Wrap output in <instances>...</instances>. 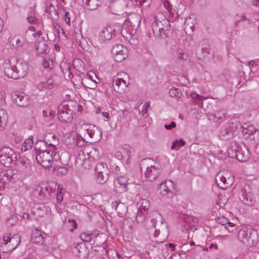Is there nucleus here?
I'll use <instances>...</instances> for the list:
<instances>
[{"label": "nucleus", "instance_id": "1", "mask_svg": "<svg viewBox=\"0 0 259 259\" xmlns=\"http://www.w3.org/2000/svg\"><path fill=\"white\" fill-rule=\"evenodd\" d=\"M3 67L6 75L14 79L24 77L28 71L26 62L17 61L14 58L6 60L3 63Z\"/></svg>", "mask_w": 259, "mask_h": 259}, {"label": "nucleus", "instance_id": "2", "mask_svg": "<svg viewBox=\"0 0 259 259\" xmlns=\"http://www.w3.org/2000/svg\"><path fill=\"white\" fill-rule=\"evenodd\" d=\"M46 148V145L43 141H37L34 146L37 162L42 167L49 168L52 165L53 160L59 159L60 155L58 152H54Z\"/></svg>", "mask_w": 259, "mask_h": 259}, {"label": "nucleus", "instance_id": "3", "mask_svg": "<svg viewBox=\"0 0 259 259\" xmlns=\"http://www.w3.org/2000/svg\"><path fill=\"white\" fill-rule=\"evenodd\" d=\"M75 128L80 137L81 136L85 137L88 136L94 142L99 141L102 138L101 130L95 126L85 123L81 120L78 121L75 124Z\"/></svg>", "mask_w": 259, "mask_h": 259}, {"label": "nucleus", "instance_id": "4", "mask_svg": "<svg viewBox=\"0 0 259 259\" xmlns=\"http://www.w3.org/2000/svg\"><path fill=\"white\" fill-rule=\"evenodd\" d=\"M156 162L151 159H146L141 161L140 169L142 177L148 181H152L158 176L159 171L155 164Z\"/></svg>", "mask_w": 259, "mask_h": 259}, {"label": "nucleus", "instance_id": "5", "mask_svg": "<svg viewBox=\"0 0 259 259\" xmlns=\"http://www.w3.org/2000/svg\"><path fill=\"white\" fill-rule=\"evenodd\" d=\"M170 27L169 22L165 15L161 13H159L154 16V22L152 24V29L153 34L155 36H161Z\"/></svg>", "mask_w": 259, "mask_h": 259}, {"label": "nucleus", "instance_id": "6", "mask_svg": "<svg viewBox=\"0 0 259 259\" xmlns=\"http://www.w3.org/2000/svg\"><path fill=\"white\" fill-rule=\"evenodd\" d=\"M11 235L7 233L4 235L3 242L0 245V250L4 252H7L15 249L20 242V237L18 234L10 236Z\"/></svg>", "mask_w": 259, "mask_h": 259}, {"label": "nucleus", "instance_id": "7", "mask_svg": "<svg viewBox=\"0 0 259 259\" xmlns=\"http://www.w3.org/2000/svg\"><path fill=\"white\" fill-rule=\"evenodd\" d=\"M130 84L128 75L122 72L114 77L113 80V87L115 92L124 93Z\"/></svg>", "mask_w": 259, "mask_h": 259}, {"label": "nucleus", "instance_id": "8", "mask_svg": "<svg viewBox=\"0 0 259 259\" xmlns=\"http://www.w3.org/2000/svg\"><path fill=\"white\" fill-rule=\"evenodd\" d=\"M159 195L164 198H171L175 193V184L171 181H166L157 186Z\"/></svg>", "mask_w": 259, "mask_h": 259}, {"label": "nucleus", "instance_id": "9", "mask_svg": "<svg viewBox=\"0 0 259 259\" xmlns=\"http://www.w3.org/2000/svg\"><path fill=\"white\" fill-rule=\"evenodd\" d=\"M95 170L96 180L99 183L104 184L108 180L109 170L106 163H97Z\"/></svg>", "mask_w": 259, "mask_h": 259}, {"label": "nucleus", "instance_id": "10", "mask_svg": "<svg viewBox=\"0 0 259 259\" xmlns=\"http://www.w3.org/2000/svg\"><path fill=\"white\" fill-rule=\"evenodd\" d=\"M111 54L115 61L120 62L127 57V50L123 45L117 44L112 47Z\"/></svg>", "mask_w": 259, "mask_h": 259}, {"label": "nucleus", "instance_id": "11", "mask_svg": "<svg viewBox=\"0 0 259 259\" xmlns=\"http://www.w3.org/2000/svg\"><path fill=\"white\" fill-rule=\"evenodd\" d=\"M15 158V152L11 148L3 147L0 150V162L4 165L10 166L12 159Z\"/></svg>", "mask_w": 259, "mask_h": 259}, {"label": "nucleus", "instance_id": "12", "mask_svg": "<svg viewBox=\"0 0 259 259\" xmlns=\"http://www.w3.org/2000/svg\"><path fill=\"white\" fill-rule=\"evenodd\" d=\"M117 27L114 24H108L103 27L99 33V39L101 41H104L109 40L112 38L116 31V27Z\"/></svg>", "mask_w": 259, "mask_h": 259}, {"label": "nucleus", "instance_id": "13", "mask_svg": "<svg viewBox=\"0 0 259 259\" xmlns=\"http://www.w3.org/2000/svg\"><path fill=\"white\" fill-rule=\"evenodd\" d=\"M9 42L15 48H22L26 51H28L30 49L25 35H15L10 38Z\"/></svg>", "mask_w": 259, "mask_h": 259}, {"label": "nucleus", "instance_id": "14", "mask_svg": "<svg viewBox=\"0 0 259 259\" xmlns=\"http://www.w3.org/2000/svg\"><path fill=\"white\" fill-rule=\"evenodd\" d=\"M42 35V32L41 30L36 31V29L33 26H30L28 27L25 33V36L29 46L30 48H31V45L35 40H38Z\"/></svg>", "mask_w": 259, "mask_h": 259}, {"label": "nucleus", "instance_id": "15", "mask_svg": "<svg viewBox=\"0 0 259 259\" xmlns=\"http://www.w3.org/2000/svg\"><path fill=\"white\" fill-rule=\"evenodd\" d=\"M44 142L46 145V149L54 152L58 150V147H57V146L58 145L59 141L55 135L48 134L45 136V141Z\"/></svg>", "mask_w": 259, "mask_h": 259}, {"label": "nucleus", "instance_id": "16", "mask_svg": "<svg viewBox=\"0 0 259 259\" xmlns=\"http://www.w3.org/2000/svg\"><path fill=\"white\" fill-rule=\"evenodd\" d=\"M66 143L70 148L81 147L83 143L81 137L75 133H71L66 139Z\"/></svg>", "mask_w": 259, "mask_h": 259}, {"label": "nucleus", "instance_id": "17", "mask_svg": "<svg viewBox=\"0 0 259 259\" xmlns=\"http://www.w3.org/2000/svg\"><path fill=\"white\" fill-rule=\"evenodd\" d=\"M133 153V149L129 145H124L115 152V157L119 160H121L124 157H127V162H128V160Z\"/></svg>", "mask_w": 259, "mask_h": 259}, {"label": "nucleus", "instance_id": "18", "mask_svg": "<svg viewBox=\"0 0 259 259\" xmlns=\"http://www.w3.org/2000/svg\"><path fill=\"white\" fill-rule=\"evenodd\" d=\"M13 98L15 103L20 107H25L30 103L28 96L24 93H15L13 95Z\"/></svg>", "mask_w": 259, "mask_h": 259}, {"label": "nucleus", "instance_id": "19", "mask_svg": "<svg viewBox=\"0 0 259 259\" xmlns=\"http://www.w3.org/2000/svg\"><path fill=\"white\" fill-rule=\"evenodd\" d=\"M72 251L73 254L80 258L85 257L88 254L87 248L84 243L74 244Z\"/></svg>", "mask_w": 259, "mask_h": 259}, {"label": "nucleus", "instance_id": "20", "mask_svg": "<svg viewBox=\"0 0 259 259\" xmlns=\"http://www.w3.org/2000/svg\"><path fill=\"white\" fill-rule=\"evenodd\" d=\"M114 14H119L123 10L124 3L121 0H110L108 5Z\"/></svg>", "mask_w": 259, "mask_h": 259}, {"label": "nucleus", "instance_id": "21", "mask_svg": "<svg viewBox=\"0 0 259 259\" xmlns=\"http://www.w3.org/2000/svg\"><path fill=\"white\" fill-rule=\"evenodd\" d=\"M76 106L78 107L77 103L73 101L65 100L62 102L58 108V111H62L64 112H68V110H71L73 113Z\"/></svg>", "mask_w": 259, "mask_h": 259}, {"label": "nucleus", "instance_id": "22", "mask_svg": "<svg viewBox=\"0 0 259 259\" xmlns=\"http://www.w3.org/2000/svg\"><path fill=\"white\" fill-rule=\"evenodd\" d=\"M238 238L240 242L246 246H251L254 245V240L248 235L245 230H241L238 231Z\"/></svg>", "mask_w": 259, "mask_h": 259}, {"label": "nucleus", "instance_id": "23", "mask_svg": "<svg viewBox=\"0 0 259 259\" xmlns=\"http://www.w3.org/2000/svg\"><path fill=\"white\" fill-rule=\"evenodd\" d=\"M111 206L116 210L117 215L119 217H124L126 215L127 207L125 204L115 201L111 203Z\"/></svg>", "mask_w": 259, "mask_h": 259}, {"label": "nucleus", "instance_id": "24", "mask_svg": "<svg viewBox=\"0 0 259 259\" xmlns=\"http://www.w3.org/2000/svg\"><path fill=\"white\" fill-rule=\"evenodd\" d=\"M35 49L38 54H44L46 53L48 45L47 41L43 38H40L35 44Z\"/></svg>", "mask_w": 259, "mask_h": 259}, {"label": "nucleus", "instance_id": "25", "mask_svg": "<svg viewBox=\"0 0 259 259\" xmlns=\"http://www.w3.org/2000/svg\"><path fill=\"white\" fill-rule=\"evenodd\" d=\"M68 112H64L62 111H58V117L63 123H70L73 119V113L71 110H68Z\"/></svg>", "mask_w": 259, "mask_h": 259}, {"label": "nucleus", "instance_id": "26", "mask_svg": "<svg viewBox=\"0 0 259 259\" xmlns=\"http://www.w3.org/2000/svg\"><path fill=\"white\" fill-rule=\"evenodd\" d=\"M215 181L218 185L222 189H224L232 184V181L227 182L226 178L221 172L217 175Z\"/></svg>", "mask_w": 259, "mask_h": 259}, {"label": "nucleus", "instance_id": "27", "mask_svg": "<svg viewBox=\"0 0 259 259\" xmlns=\"http://www.w3.org/2000/svg\"><path fill=\"white\" fill-rule=\"evenodd\" d=\"M31 241L33 243L41 244L44 242V237L41 232L37 229L32 232Z\"/></svg>", "mask_w": 259, "mask_h": 259}, {"label": "nucleus", "instance_id": "28", "mask_svg": "<svg viewBox=\"0 0 259 259\" xmlns=\"http://www.w3.org/2000/svg\"><path fill=\"white\" fill-rule=\"evenodd\" d=\"M60 83V78L57 75H53L45 83V87L48 89H52L55 86H58Z\"/></svg>", "mask_w": 259, "mask_h": 259}, {"label": "nucleus", "instance_id": "29", "mask_svg": "<svg viewBox=\"0 0 259 259\" xmlns=\"http://www.w3.org/2000/svg\"><path fill=\"white\" fill-rule=\"evenodd\" d=\"M128 179L125 175L120 176L117 179V183L116 184V187H118L121 189V191H125L126 188V185L127 184Z\"/></svg>", "mask_w": 259, "mask_h": 259}, {"label": "nucleus", "instance_id": "30", "mask_svg": "<svg viewBox=\"0 0 259 259\" xmlns=\"http://www.w3.org/2000/svg\"><path fill=\"white\" fill-rule=\"evenodd\" d=\"M242 132L244 134L248 135L249 136L254 135L259 136V131L252 125H248L247 124H244L242 126Z\"/></svg>", "mask_w": 259, "mask_h": 259}, {"label": "nucleus", "instance_id": "31", "mask_svg": "<svg viewBox=\"0 0 259 259\" xmlns=\"http://www.w3.org/2000/svg\"><path fill=\"white\" fill-rule=\"evenodd\" d=\"M163 6L167 10L169 13V15H171L175 18L178 17V15L177 13H175V11L172 8L171 5L169 2L168 0H161Z\"/></svg>", "mask_w": 259, "mask_h": 259}, {"label": "nucleus", "instance_id": "32", "mask_svg": "<svg viewBox=\"0 0 259 259\" xmlns=\"http://www.w3.org/2000/svg\"><path fill=\"white\" fill-rule=\"evenodd\" d=\"M33 145L32 138H29L26 139L22 144L21 150L26 151L32 148Z\"/></svg>", "mask_w": 259, "mask_h": 259}, {"label": "nucleus", "instance_id": "33", "mask_svg": "<svg viewBox=\"0 0 259 259\" xmlns=\"http://www.w3.org/2000/svg\"><path fill=\"white\" fill-rule=\"evenodd\" d=\"M8 115L4 109H0V127H3L8 121Z\"/></svg>", "mask_w": 259, "mask_h": 259}, {"label": "nucleus", "instance_id": "34", "mask_svg": "<svg viewBox=\"0 0 259 259\" xmlns=\"http://www.w3.org/2000/svg\"><path fill=\"white\" fill-rule=\"evenodd\" d=\"M85 3L88 4L89 8L92 10L96 9L99 6H100L102 0H85Z\"/></svg>", "mask_w": 259, "mask_h": 259}, {"label": "nucleus", "instance_id": "35", "mask_svg": "<svg viewBox=\"0 0 259 259\" xmlns=\"http://www.w3.org/2000/svg\"><path fill=\"white\" fill-rule=\"evenodd\" d=\"M127 24L124 23L123 24V28L121 30V33L123 37H125L126 39H128L132 34V30H131L130 29L126 28Z\"/></svg>", "mask_w": 259, "mask_h": 259}, {"label": "nucleus", "instance_id": "36", "mask_svg": "<svg viewBox=\"0 0 259 259\" xmlns=\"http://www.w3.org/2000/svg\"><path fill=\"white\" fill-rule=\"evenodd\" d=\"M191 17H189L186 18L184 23V29L186 30H191V31H193V28L194 27V24L191 22Z\"/></svg>", "mask_w": 259, "mask_h": 259}, {"label": "nucleus", "instance_id": "37", "mask_svg": "<svg viewBox=\"0 0 259 259\" xmlns=\"http://www.w3.org/2000/svg\"><path fill=\"white\" fill-rule=\"evenodd\" d=\"M185 144V142L183 139L177 140L173 142L171 146L172 150L177 149L181 147L184 146Z\"/></svg>", "mask_w": 259, "mask_h": 259}, {"label": "nucleus", "instance_id": "38", "mask_svg": "<svg viewBox=\"0 0 259 259\" xmlns=\"http://www.w3.org/2000/svg\"><path fill=\"white\" fill-rule=\"evenodd\" d=\"M64 193V189L62 186L59 185L58 186V191L57 193V200L58 202H61L63 200V196Z\"/></svg>", "mask_w": 259, "mask_h": 259}, {"label": "nucleus", "instance_id": "39", "mask_svg": "<svg viewBox=\"0 0 259 259\" xmlns=\"http://www.w3.org/2000/svg\"><path fill=\"white\" fill-rule=\"evenodd\" d=\"M175 57L178 60H185L187 59V55L182 50L178 49Z\"/></svg>", "mask_w": 259, "mask_h": 259}, {"label": "nucleus", "instance_id": "40", "mask_svg": "<svg viewBox=\"0 0 259 259\" xmlns=\"http://www.w3.org/2000/svg\"><path fill=\"white\" fill-rule=\"evenodd\" d=\"M150 104L148 102H146L143 106V108L141 111V115L145 118H147L148 116V114L147 113L148 109L149 107Z\"/></svg>", "mask_w": 259, "mask_h": 259}, {"label": "nucleus", "instance_id": "41", "mask_svg": "<svg viewBox=\"0 0 259 259\" xmlns=\"http://www.w3.org/2000/svg\"><path fill=\"white\" fill-rule=\"evenodd\" d=\"M169 95L172 97H176L178 98L181 95V93L179 89L175 88H172L169 90Z\"/></svg>", "mask_w": 259, "mask_h": 259}, {"label": "nucleus", "instance_id": "42", "mask_svg": "<svg viewBox=\"0 0 259 259\" xmlns=\"http://www.w3.org/2000/svg\"><path fill=\"white\" fill-rule=\"evenodd\" d=\"M80 238L84 242H89L92 240V235L89 233L83 232L80 235Z\"/></svg>", "mask_w": 259, "mask_h": 259}, {"label": "nucleus", "instance_id": "43", "mask_svg": "<svg viewBox=\"0 0 259 259\" xmlns=\"http://www.w3.org/2000/svg\"><path fill=\"white\" fill-rule=\"evenodd\" d=\"M217 222L218 223L221 224L222 225H225L226 224L229 223L228 219L224 216L218 217Z\"/></svg>", "mask_w": 259, "mask_h": 259}, {"label": "nucleus", "instance_id": "44", "mask_svg": "<svg viewBox=\"0 0 259 259\" xmlns=\"http://www.w3.org/2000/svg\"><path fill=\"white\" fill-rule=\"evenodd\" d=\"M128 114V111L127 109H123L120 110L118 111V116L119 118L123 119L125 118L127 114Z\"/></svg>", "mask_w": 259, "mask_h": 259}, {"label": "nucleus", "instance_id": "45", "mask_svg": "<svg viewBox=\"0 0 259 259\" xmlns=\"http://www.w3.org/2000/svg\"><path fill=\"white\" fill-rule=\"evenodd\" d=\"M34 195L37 194L39 197H42L44 196L42 189L39 186H37L34 192Z\"/></svg>", "mask_w": 259, "mask_h": 259}, {"label": "nucleus", "instance_id": "46", "mask_svg": "<svg viewBox=\"0 0 259 259\" xmlns=\"http://www.w3.org/2000/svg\"><path fill=\"white\" fill-rule=\"evenodd\" d=\"M149 206V202L146 199L142 200L141 207L145 210H147Z\"/></svg>", "mask_w": 259, "mask_h": 259}, {"label": "nucleus", "instance_id": "47", "mask_svg": "<svg viewBox=\"0 0 259 259\" xmlns=\"http://www.w3.org/2000/svg\"><path fill=\"white\" fill-rule=\"evenodd\" d=\"M87 75L91 80L94 82H96L95 79L97 78V76L94 72L92 71H90L88 72Z\"/></svg>", "mask_w": 259, "mask_h": 259}, {"label": "nucleus", "instance_id": "48", "mask_svg": "<svg viewBox=\"0 0 259 259\" xmlns=\"http://www.w3.org/2000/svg\"><path fill=\"white\" fill-rule=\"evenodd\" d=\"M27 20L28 22L30 24H36L38 22V20L33 16H28L27 17Z\"/></svg>", "mask_w": 259, "mask_h": 259}, {"label": "nucleus", "instance_id": "49", "mask_svg": "<svg viewBox=\"0 0 259 259\" xmlns=\"http://www.w3.org/2000/svg\"><path fill=\"white\" fill-rule=\"evenodd\" d=\"M15 223L16 220L14 219L13 217H11L6 221L7 226L9 227L13 226Z\"/></svg>", "mask_w": 259, "mask_h": 259}, {"label": "nucleus", "instance_id": "50", "mask_svg": "<svg viewBox=\"0 0 259 259\" xmlns=\"http://www.w3.org/2000/svg\"><path fill=\"white\" fill-rule=\"evenodd\" d=\"M164 127L166 130H171L176 127V123L174 121H171L170 124H165Z\"/></svg>", "mask_w": 259, "mask_h": 259}, {"label": "nucleus", "instance_id": "51", "mask_svg": "<svg viewBox=\"0 0 259 259\" xmlns=\"http://www.w3.org/2000/svg\"><path fill=\"white\" fill-rule=\"evenodd\" d=\"M65 21L66 24L68 25H70V16L69 12H67L65 14Z\"/></svg>", "mask_w": 259, "mask_h": 259}, {"label": "nucleus", "instance_id": "52", "mask_svg": "<svg viewBox=\"0 0 259 259\" xmlns=\"http://www.w3.org/2000/svg\"><path fill=\"white\" fill-rule=\"evenodd\" d=\"M145 0H134L132 3L137 6H142Z\"/></svg>", "mask_w": 259, "mask_h": 259}, {"label": "nucleus", "instance_id": "53", "mask_svg": "<svg viewBox=\"0 0 259 259\" xmlns=\"http://www.w3.org/2000/svg\"><path fill=\"white\" fill-rule=\"evenodd\" d=\"M86 42L84 39H82V40L80 41V46L83 49H85L87 48Z\"/></svg>", "mask_w": 259, "mask_h": 259}, {"label": "nucleus", "instance_id": "54", "mask_svg": "<svg viewBox=\"0 0 259 259\" xmlns=\"http://www.w3.org/2000/svg\"><path fill=\"white\" fill-rule=\"evenodd\" d=\"M59 171L63 174H66L67 172V169L64 167H61L58 168Z\"/></svg>", "mask_w": 259, "mask_h": 259}, {"label": "nucleus", "instance_id": "55", "mask_svg": "<svg viewBox=\"0 0 259 259\" xmlns=\"http://www.w3.org/2000/svg\"><path fill=\"white\" fill-rule=\"evenodd\" d=\"M49 64H50V62L46 60H43V62H42V65H43V66L44 67V68H48L49 67Z\"/></svg>", "mask_w": 259, "mask_h": 259}, {"label": "nucleus", "instance_id": "56", "mask_svg": "<svg viewBox=\"0 0 259 259\" xmlns=\"http://www.w3.org/2000/svg\"><path fill=\"white\" fill-rule=\"evenodd\" d=\"M242 201L246 205H250L252 204V200L250 199L249 200L247 198L246 200H242Z\"/></svg>", "mask_w": 259, "mask_h": 259}, {"label": "nucleus", "instance_id": "57", "mask_svg": "<svg viewBox=\"0 0 259 259\" xmlns=\"http://www.w3.org/2000/svg\"><path fill=\"white\" fill-rule=\"evenodd\" d=\"M86 89L85 88H83V89H82L81 91H80V95L81 96H82L83 98H84L85 99H87V96L85 95V92H86Z\"/></svg>", "mask_w": 259, "mask_h": 259}, {"label": "nucleus", "instance_id": "58", "mask_svg": "<svg viewBox=\"0 0 259 259\" xmlns=\"http://www.w3.org/2000/svg\"><path fill=\"white\" fill-rule=\"evenodd\" d=\"M199 95L195 93H192L191 94V97L192 98L194 99H198Z\"/></svg>", "mask_w": 259, "mask_h": 259}, {"label": "nucleus", "instance_id": "59", "mask_svg": "<svg viewBox=\"0 0 259 259\" xmlns=\"http://www.w3.org/2000/svg\"><path fill=\"white\" fill-rule=\"evenodd\" d=\"M69 222L71 224V226H72L73 227V229H76V223L75 221H73V220H69Z\"/></svg>", "mask_w": 259, "mask_h": 259}, {"label": "nucleus", "instance_id": "60", "mask_svg": "<svg viewBox=\"0 0 259 259\" xmlns=\"http://www.w3.org/2000/svg\"><path fill=\"white\" fill-rule=\"evenodd\" d=\"M102 115L103 117H105L107 119H109L110 118V114L108 112H103L102 113Z\"/></svg>", "mask_w": 259, "mask_h": 259}, {"label": "nucleus", "instance_id": "61", "mask_svg": "<svg viewBox=\"0 0 259 259\" xmlns=\"http://www.w3.org/2000/svg\"><path fill=\"white\" fill-rule=\"evenodd\" d=\"M50 117L53 118L55 116V113L54 111L50 110L49 113L48 117Z\"/></svg>", "mask_w": 259, "mask_h": 259}, {"label": "nucleus", "instance_id": "62", "mask_svg": "<svg viewBox=\"0 0 259 259\" xmlns=\"http://www.w3.org/2000/svg\"><path fill=\"white\" fill-rule=\"evenodd\" d=\"M6 98V96L4 93H2L0 94V100L1 102H3Z\"/></svg>", "mask_w": 259, "mask_h": 259}, {"label": "nucleus", "instance_id": "63", "mask_svg": "<svg viewBox=\"0 0 259 259\" xmlns=\"http://www.w3.org/2000/svg\"><path fill=\"white\" fill-rule=\"evenodd\" d=\"M207 99V97H204L203 96L199 95L198 98L197 100L199 101H203V100Z\"/></svg>", "mask_w": 259, "mask_h": 259}, {"label": "nucleus", "instance_id": "64", "mask_svg": "<svg viewBox=\"0 0 259 259\" xmlns=\"http://www.w3.org/2000/svg\"><path fill=\"white\" fill-rule=\"evenodd\" d=\"M255 151L257 154H259V143L256 145L255 148Z\"/></svg>", "mask_w": 259, "mask_h": 259}]
</instances>
